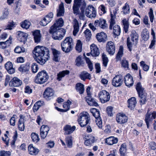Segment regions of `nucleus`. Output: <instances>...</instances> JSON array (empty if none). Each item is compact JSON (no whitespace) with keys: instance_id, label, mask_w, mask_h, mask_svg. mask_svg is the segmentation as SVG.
I'll use <instances>...</instances> for the list:
<instances>
[{"instance_id":"obj_17","label":"nucleus","mask_w":156,"mask_h":156,"mask_svg":"<svg viewBox=\"0 0 156 156\" xmlns=\"http://www.w3.org/2000/svg\"><path fill=\"white\" fill-rule=\"evenodd\" d=\"M17 38L18 40L21 42H24L27 39L28 34L24 32L19 31L17 32Z\"/></svg>"},{"instance_id":"obj_24","label":"nucleus","mask_w":156,"mask_h":156,"mask_svg":"<svg viewBox=\"0 0 156 156\" xmlns=\"http://www.w3.org/2000/svg\"><path fill=\"white\" fill-rule=\"evenodd\" d=\"M73 24L74 28L73 34L74 36H75L79 31V24L78 21L75 18L73 20Z\"/></svg>"},{"instance_id":"obj_47","label":"nucleus","mask_w":156,"mask_h":156,"mask_svg":"<svg viewBox=\"0 0 156 156\" xmlns=\"http://www.w3.org/2000/svg\"><path fill=\"white\" fill-rule=\"evenodd\" d=\"M72 137L71 136H68L66 138V143L67 146L69 148L72 147L73 143Z\"/></svg>"},{"instance_id":"obj_2","label":"nucleus","mask_w":156,"mask_h":156,"mask_svg":"<svg viewBox=\"0 0 156 156\" xmlns=\"http://www.w3.org/2000/svg\"><path fill=\"white\" fill-rule=\"evenodd\" d=\"M61 46L62 50L66 53L69 52L72 49L74 46V43L72 38L70 37H67L65 38Z\"/></svg>"},{"instance_id":"obj_62","label":"nucleus","mask_w":156,"mask_h":156,"mask_svg":"<svg viewBox=\"0 0 156 156\" xmlns=\"http://www.w3.org/2000/svg\"><path fill=\"white\" fill-rule=\"evenodd\" d=\"M148 14L150 21L151 22L153 23L154 19V16L153 14V10L152 8L150 9Z\"/></svg>"},{"instance_id":"obj_64","label":"nucleus","mask_w":156,"mask_h":156,"mask_svg":"<svg viewBox=\"0 0 156 156\" xmlns=\"http://www.w3.org/2000/svg\"><path fill=\"white\" fill-rule=\"evenodd\" d=\"M49 130V128L48 126L46 125H42L40 129V131L42 132H44L48 133V132Z\"/></svg>"},{"instance_id":"obj_8","label":"nucleus","mask_w":156,"mask_h":156,"mask_svg":"<svg viewBox=\"0 0 156 156\" xmlns=\"http://www.w3.org/2000/svg\"><path fill=\"white\" fill-rule=\"evenodd\" d=\"M98 96L101 102L103 103L108 101L110 98L109 93L105 90L101 91L98 94Z\"/></svg>"},{"instance_id":"obj_21","label":"nucleus","mask_w":156,"mask_h":156,"mask_svg":"<svg viewBox=\"0 0 156 156\" xmlns=\"http://www.w3.org/2000/svg\"><path fill=\"white\" fill-rule=\"evenodd\" d=\"M76 129L75 126H72L70 125H67L63 128L65 131L64 134L65 135L70 134L73 133Z\"/></svg>"},{"instance_id":"obj_38","label":"nucleus","mask_w":156,"mask_h":156,"mask_svg":"<svg viewBox=\"0 0 156 156\" xmlns=\"http://www.w3.org/2000/svg\"><path fill=\"white\" fill-rule=\"evenodd\" d=\"M80 77L81 79L83 80L87 79H90L91 78L90 74L85 71H83L81 73L80 75Z\"/></svg>"},{"instance_id":"obj_54","label":"nucleus","mask_w":156,"mask_h":156,"mask_svg":"<svg viewBox=\"0 0 156 156\" xmlns=\"http://www.w3.org/2000/svg\"><path fill=\"white\" fill-rule=\"evenodd\" d=\"M66 31L63 28H59V40L62 39L64 37Z\"/></svg>"},{"instance_id":"obj_42","label":"nucleus","mask_w":156,"mask_h":156,"mask_svg":"<svg viewBox=\"0 0 156 156\" xmlns=\"http://www.w3.org/2000/svg\"><path fill=\"white\" fill-rule=\"evenodd\" d=\"M114 34L117 36L119 35L121 32V29L120 27L117 25L113 27Z\"/></svg>"},{"instance_id":"obj_33","label":"nucleus","mask_w":156,"mask_h":156,"mask_svg":"<svg viewBox=\"0 0 156 156\" xmlns=\"http://www.w3.org/2000/svg\"><path fill=\"white\" fill-rule=\"evenodd\" d=\"M76 89L80 94H83L85 90L84 85L80 83H78L76 84Z\"/></svg>"},{"instance_id":"obj_36","label":"nucleus","mask_w":156,"mask_h":156,"mask_svg":"<svg viewBox=\"0 0 156 156\" xmlns=\"http://www.w3.org/2000/svg\"><path fill=\"white\" fill-rule=\"evenodd\" d=\"M51 51L53 54V60L56 62H58V51L55 48H51Z\"/></svg>"},{"instance_id":"obj_57","label":"nucleus","mask_w":156,"mask_h":156,"mask_svg":"<svg viewBox=\"0 0 156 156\" xmlns=\"http://www.w3.org/2000/svg\"><path fill=\"white\" fill-rule=\"evenodd\" d=\"M119 151L120 154H125L126 151V145L125 144L123 143L121 145Z\"/></svg>"},{"instance_id":"obj_19","label":"nucleus","mask_w":156,"mask_h":156,"mask_svg":"<svg viewBox=\"0 0 156 156\" xmlns=\"http://www.w3.org/2000/svg\"><path fill=\"white\" fill-rule=\"evenodd\" d=\"M125 83L126 85L129 87L132 86L133 84V78L130 74H127L125 77Z\"/></svg>"},{"instance_id":"obj_45","label":"nucleus","mask_w":156,"mask_h":156,"mask_svg":"<svg viewBox=\"0 0 156 156\" xmlns=\"http://www.w3.org/2000/svg\"><path fill=\"white\" fill-rule=\"evenodd\" d=\"M136 89L138 93L139 96H140L141 94L143 93L144 89L142 88L140 83H138L136 84Z\"/></svg>"},{"instance_id":"obj_44","label":"nucleus","mask_w":156,"mask_h":156,"mask_svg":"<svg viewBox=\"0 0 156 156\" xmlns=\"http://www.w3.org/2000/svg\"><path fill=\"white\" fill-rule=\"evenodd\" d=\"M9 14L8 10L7 9H5L3 11L2 15L0 17V20H3L7 19Z\"/></svg>"},{"instance_id":"obj_25","label":"nucleus","mask_w":156,"mask_h":156,"mask_svg":"<svg viewBox=\"0 0 156 156\" xmlns=\"http://www.w3.org/2000/svg\"><path fill=\"white\" fill-rule=\"evenodd\" d=\"M130 37L131 41L133 42V44H136L138 40L139 35L135 30H133L131 31Z\"/></svg>"},{"instance_id":"obj_51","label":"nucleus","mask_w":156,"mask_h":156,"mask_svg":"<svg viewBox=\"0 0 156 156\" xmlns=\"http://www.w3.org/2000/svg\"><path fill=\"white\" fill-rule=\"evenodd\" d=\"M16 25V23L13 21L9 22L5 30H11L15 27Z\"/></svg>"},{"instance_id":"obj_1","label":"nucleus","mask_w":156,"mask_h":156,"mask_svg":"<svg viewBox=\"0 0 156 156\" xmlns=\"http://www.w3.org/2000/svg\"><path fill=\"white\" fill-rule=\"evenodd\" d=\"M34 57L38 63L44 64L49 58V51L48 48L40 46H37L32 51Z\"/></svg>"},{"instance_id":"obj_37","label":"nucleus","mask_w":156,"mask_h":156,"mask_svg":"<svg viewBox=\"0 0 156 156\" xmlns=\"http://www.w3.org/2000/svg\"><path fill=\"white\" fill-rule=\"evenodd\" d=\"M152 120L151 117V114L147 112L145 115V121L148 128H149V124L151 123Z\"/></svg>"},{"instance_id":"obj_39","label":"nucleus","mask_w":156,"mask_h":156,"mask_svg":"<svg viewBox=\"0 0 156 156\" xmlns=\"http://www.w3.org/2000/svg\"><path fill=\"white\" fill-rule=\"evenodd\" d=\"M30 25V22L27 20L23 21L20 23V26L21 27L26 29H28Z\"/></svg>"},{"instance_id":"obj_34","label":"nucleus","mask_w":156,"mask_h":156,"mask_svg":"<svg viewBox=\"0 0 156 156\" xmlns=\"http://www.w3.org/2000/svg\"><path fill=\"white\" fill-rule=\"evenodd\" d=\"M141 37L144 41H147L149 38V32L147 29H143L141 33Z\"/></svg>"},{"instance_id":"obj_48","label":"nucleus","mask_w":156,"mask_h":156,"mask_svg":"<svg viewBox=\"0 0 156 156\" xmlns=\"http://www.w3.org/2000/svg\"><path fill=\"white\" fill-rule=\"evenodd\" d=\"M65 9L64 6V4L61 2L59 5V16H62L64 15Z\"/></svg>"},{"instance_id":"obj_61","label":"nucleus","mask_w":156,"mask_h":156,"mask_svg":"<svg viewBox=\"0 0 156 156\" xmlns=\"http://www.w3.org/2000/svg\"><path fill=\"white\" fill-rule=\"evenodd\" d=\"M139 96L140 98V101L141 103V104L142 105L144 104L146 101V95L143 93L141 94V95Z\"/></svg>"},{"instance_id":"obj_56","label":"nucleus","mask_w":156,"mask_h":156,"mask_svg":"<svg viewBox=\"0 0 156 156\" xmlns=\"http://www.w3.org/2000/svg\"><path fill=\"white\" fill-rule=\"evenodd\" d=\"M127 44L129 50L131 51L133 44H133V42L130 40L129 37H128L127 39Z\"/></svg>"},{"instance_id":"obj_26","label":"nucleus","mask_w":156,"mask_h":156,"mask_svg":"<svg viewBox=\"0 0 156 156\" xmlns=\"http://www.w3.org/2000/svg\"><path fill=\"white\" fill-rule=\"evenodd\" d=\"M107 35L104 32H101L97 34L96 37L99 42H104L106 39Z\"/></svg>"},{"instance_id":"obj_43","label":"nucleus","mask_w":156,"mask_h":156,"mask_svg":"<svg viewBox=\"0 0 156 156\" xmlns=\"http://www.w3.org/2000/svg\"><path fill=\"white\" fill-rule=\"evenodd\" d=\"M122 24L123 26L124 30L126 33L128 31V29L129 26V23L126 19H124L122 20Z\"/></svg>"},{"instance_id":"obj_53","label":"nucleus","mask_w":156,"mask_h":156,"mask_svg":"<svg viewBox=\"0 0 156 156\" xmlns=\"http://www.w3.org/2000/svg\"><path fill=\"white\" fill-rule=\"evenodd\" d=\"M69 71L68 70H63L59 72V81L61 80V78L69 74Z\"/></svg>"},{"instance_id":"obj_52","label":"nucleus","mask_w":156,"mask_h":156,"mask_svg":"<svg viewBox=\"0 0 156 156\" xmlns=\"http://www.w3.org/2000/svg\"><path fill=\"white\" fill-rule=\"evenodd\" d=\"M76 50L79 52L82 51V44L81 41L80 40H78L76 44Z\"/></svg>"},{"instance_id":"obj_18","label":"nucleus","mask_w":156,"mask_h":156,"mask_svg":"<svg viewBox=\"0 0 156 156\" xmlns=\"http://www.w3.org/2000/svg\"><path fill=\"white\" fill-rule=\"evenodd\" d=\"M22 83L21 80L16 77H14L11 80L9 85L11 87H17L20 86Z\"/></svg>"},{"instance_id":"obj_55","label":"nucleus","mask_w":156,"mask_h":156,"mask_svg":"<svg viewBox=\"0 0 156 156\" xmlns=\"http://www.w3.org/2000/svg\"><path fill=\"white\" fill-rule=\"evenodd\" d=\"M85 60L86 63L87 64L89 68L90 71H91L93 69V64L89 58L85 57Z\"/></svg>"},{"instance_id":"obj_60","label":"nucleus","mask_w":156,"mask_h":156,"mask_svg":"<svg viewBox=\"0 0 156 156\" xmlns=\"http://www.w3.org/2000/svg\"><path fill=\"white\" fill-rule=\"evenodd\" d=\"M84 33L86 38L88 40H89L91 36L90 31L89 29H87L84 31Z\"/></svg>"},{"instance_id":"obj_31","label":"nucleus","mask_w":156,"mask_h":156,"mask_svg":"<svg viewBox=\"0 0 156 156\" xmlns=\"http://www.w3.org/2000/svg\"><path fill=\"white\" fill-rule=\"evenodd\" d=\"M71 104V102L69 100L67 101L66 102L64 103L63 107L64 109L59 108V112H66L69 110L70 108V105Z\"/></svg>"},{"instance_id":"obj_23","label":"nucleus","mask_w":156,"mask_h":156,"mask_svg":"<svg viewBox=\"0 0 156 156\" xmlns=\"http://www.w3.org/2000/svg\"><path fill=\"white\" fill-rule=\"evenodd\" d=\"M85 100L90 106H97L98 104L97 102L91 96H87L85 97Z\"/></svg>"},{"instance_id":"obj_20","label":"nucleus","mask_w":156,"mask_h":156,"mask_svg":"<svg viewBox=\"0 0 156 156\" xmlns=\"http://www.w3.org/2000/svg\"><path fill=\"white\" fill-rule=\"evenodd\" d=\"M90 54L93 57L98 56L100 54V51L97 46L94 44H92L90 46Z\"/></svg>"},{"instance_id":"obj_16","label":"nucleus","mask_w":156,"mask_h":156,"mask_svg":"<svg viewBox=\"0 0 156 156\" xmlns=\"http://www.w3.org/2000/svg\"><path fill=\"white\" fill-rule=\"evenodd\" d=\"M94 25L96 27L99 26L102 29H105L107 27V24L105 20L100 19L95 21Z\"/></svg>"},{"instance_id":"obj_5","label":"nucleus","mask_w":156,"mask_h":156,"mask_svg":"<svg viewBox=\"0 0 156 156\" xmlns=\"http://www.w3.org/2000/svg\"><path fill=\"white\" fill-rule=\"evenodd\" d=\"M90 112L95 118V121L98 128L100 129H102V122L100 116L99 111L96 108H92L90 109Z\"/></svg>"},{"instance_id":"obj_6","label":"nucleus","mask_w":156,"mask_h":156,"mask_svg":"<svg viewBox=\"0 0 156 156\" xmlns=\"http://www.w3.org/2000/svg\"><path fill=\"white\" fill-rule=\"evenodd\" d=\"M86 6V3L85 0H74L73 7V13L76 15L78 14L80 7L82 6L81 9H83V7Z\"/></svg>"},{"instance_id":"obj_35","label":"nucleus","mask_w":156,"mask_h":156,"mask_svg":"<svg viewBox=\"0 0 156 156\" xmlns=\"http://www.w3.org/2000/svg\"><path fill=\"white\" fill-rule=\"evenodd\" d=\"M20 118L19 119L18 124V128L21 131H23L25 129L24 124V119L20 116Z\"/></svg>"},{"instance_id":"obj_22","label":"nucleus","mask_w":156,"mask_h":156,"mask_svg":"<svg viewBox=\"0 0 156 156\" xmlns=\"http://www.w3.org/2000/svg\"><path fill=\"white\" fill-rule=\"evenodd\" d=\"M117 12L115 10L113 11V12H110L111 13V19L110 21V25L109 26V29L112 30L113 28V27L115 23V15Z\"/></svg>"},{"instance_id":"obj_11","label":"nucleus","mask_w":156,"mask_h":156,"mask_svg":"<svg viewBox=\"0 0 156 156\" xmlns=\"http://www.w3.org/2000/svg\"><path fill=\"white\" fill-rule=\"evenodd\" d=\"M54 94V91L52 88L50 87L46 88L43 93L44 98L47 100L51 99Z\"/></svg>"},{"instance_id":"obj_28","label":"nucleus","mask_w":156,"mask_h":156,"mask_svg":"<svg viewBox=\"0 0 156 156\" xmlns=\"http://www.w3.org/2000/svg\"><path fill=\"white\" fill-rule=\"evenodd\" d=\"M5 67L9 73L12 74L15 72V69L13 67V65L10 62H8L5 64Z\"/></svg>"},{"instance_id":"obj_49","label":"nucleus","mask_w":156,"mask_h":156,"mask_svg":"<svg viewBox=\"0 0 156 156\" xmlns=\"http://www.w3.org/2000/svg\"><path fill=\"white\" fill-rule=\"evenodd\" d=\"M123 54V47L121 46L119 47V49L116 58L117 60H120Z\"/></svg>"},{"instance_id":"obj_12","label":"nucleus","mask_w":156,"mask_h":156,"mask_svg":"<svg viewBox=\"0 0 156 156\" xmlns=\"http://www.w3.org/2000/svg\"><path fill=\"white\" fill-rule=\"evenodd\" d=\"M85 13L87 16L90 18L95 17L96 16L95 8L92 5H89L87 8Z\"/></svg>"},{"instance_id":"obj_63","label":"nucleus","mask_w":156,"mask_h":156,"mask_svg":"<svg viewBox=\"0 0 156 156\" xmlns=\"http://www.w3.org/2000/svg\"><path fill=\"white\" fill-rule=\"evenodd\" d=\"M11 152L9 151L4 150L0 151V156H10Z\"/></svg>"},{"instance_id":"obj_7","label":"nucleus","mask_w":156,"mask_h":156,"mask_svg":"<svg viewBox=\"0 0 156 156\" xmlns=\"http://www.w3.org/2000/svg\"><path fill=\"white\" fill-rule=\"evenodd\" d=\"M58 20H56V22L50 27L49 32L52 34V38L54 40H58Z\"/></svg>"},{"instance_id":"obj_58","label":"nucleus","mask_w":156,"mask_h":156,"mask_svg":"<svg viewBox=\"0 0 156 156\" xmlns=\"http://www.w3.org/2000/svg\"><path fill=\"white\" fill-rule=\"evenodd\" d=\"M25 51V49L24 48L19 46L16 47L14 50V52L17 53L24 52Z\"/></svg>"},{"instance_id":"obj_41","label":"nucleus","mask_w":156,"mask_h":156,"mask_svg":"<svg viewBox=\"0 0 156 156\" xmlns=\"http://www.w3.org/2000/svg\"><path fill=\"white\" fill-rule=\"evenodd\" d=\"M12 38L11 37H10L9 39L5 42H0V45H4V46H2V48H6L8 46H9L11 43V41Z\"/></svg>"},{"instance_id":"obj_10","label":"nucleus","mask_w":156,"mask_h":156,"mask_svg":"<svg viewBox=\"0 0 156 156\" xmlns=\"http://www.w3.org/2000/svg\"><path fill=\"white\" fill-rule=\"evenodd\" d=\"M53 16V14L52 12H49L41 20L40 24L43 26H46L51 21Z\"/></svg>"},{"instance_id":"obj_32","label":"nucleus","mask_w":156,"mask_h":156,"mask_svg":"<svg viewBox=\"0 0 156 156\" xmlns=\"http://www.w3.org/2000/svg\"><path fill=\"white\" fill-rule=\"evenodd\" d=\"M128 107L131 109H133L136 103L135 98V97L131 98L128 100Z\"/></svg>"},{"instance_id":"obj_15","label":"nucleus","mask_w":156,"mask_h":156,"mask_svg":"<svg viewBox=\"0 0 156 156\" xmlns=\"http://www.w3.org/2000/svg\"><path fill=\"white\" fill-rule=\"evenodd\" d=\"M84 144L87 146H89L91 145L95 142V137L91 135H86L84 137Z\"/></svg>"},{"instance_id":"obj_29","label":"nucleus","mask_w":156,"mask_h":156,"mask_svg":"<svg viewBox=\"0 0 156 156\" xmlns=\"http://www.w3.org/2000/svg\"><path fill=\"white\" fill-rule=\"evenodd\" d=\"M33 35L35 42L37 43L40 42L41 38L40 30H37L34 31L33 33Z\"/></svg>"},{"instance_id":"obj_30","label":"nucleus","mask_w":156,"mask_h":156,"mask_svg":"<svg viewBox=\"0 0 156 156\" xmlns=\"http://www.w3.org/2000/svg\"><path fill=\"white\" fill-rule=\"evenodd\" d=\"M118 140L117 138L114 136H110L107 138L105 140V142L108 144L112 145L117 143Z\"/></svg>"},{"instance_id":"obj_3","label":"nucleus","mask_w":156,"mask_h":156,"mask_svg":"<svg viewBox=\"0 0 156 156\" xmlns=\"http://www.w3.org/2000/svg\"><path fill=\"white\" fill-rule=\"evenodd\" d=\"M49 76L48 73L44 70L39 72L35 76V82L38 84H42L46 82L48 80Z\"/></svg>"},{"instance_id":"obj_13","label":"nucleus","mask_w":156,"mask_h":156,"mask_svg":"<svg viewBox=\"0 0 156 156\" xmlns=\"http://www.w3.org/2000/svg\"><path fill=\"white\" fill-rule=\"evenodd\" d=\"M127 117L123 113H119L117 114L116 121L120 124H124L127 122Z\"/></svg>"},{"instance_id":"obj_40","label":"nucleus","mask_w":156,"mask_h":156,"mask_svg":"<svg viewBox=\"0 0 156 156\" xmlns=\"http://www.w3.org/2000/svg\"><path fill=\"white\" fill-rule=\"evenodd\" d=\"M122 12L124 14H129L130 11V9L129 4L127 2L122 8Z\"/></svg>"},{"instance_id":"obj_59","label":"nucleus","mask_w":156,"mask_h":156,"mask_svg":"<svg viewBox=\"0 0 156 156\" xmlns=\"http://www.w3.org/2000/svg\"><path fill=\"white\" fill-rule=\"evenodd\" d=\"M31 68L33 72L34 73H36L38 70V65L37 63H33L31 65Z\"/></svg>"},{"instance_id":"obj_9","label":"nucleus","mask_w":156,"mask_h":156,"mask_svg":"<svg viewBox=\"0 0 156 156\" xmlns=\"http://www.w3.org/2000/svg\"><path fill=\"white\" fill-rule=\"evenodd\" d=\"M123 81V77L121 75H116L112 80V84L115 87H119L122 85Z\"/></svg>"},{"instance_id":"obj_4","label":"nucleus","mask_w":156,"mask_h":156,"mask_svg":"<svg viewBox=\"0 0 156 156\" xmlns=\"http://www.w3.org/2000/svg\"><path fill=\"white\" fill-rule=\"evenodd\" d=\"M90 121V116L87 112H83L79 114L77 121L81 127H83L86 126L89 122Z\"/></svg>"},{"instance_id":"obj_50","label":"nucleus","mask_w":156,"mask_h":156,"mask_svg":"<svg viewBox=\"0 0 156 156\" xmlns=\"http://www.w3.org/2000/svg\"><path fill=\"white\" fill-rule=\"evenodd\" d=\"M31 138L33 142L37 143L39 141L40 139L37 134L33 133L31 134Z\"/></svg>"},{"instance_id":"obj_14","label":"nucleus","mask_w":156,"mask_h":156,"mask_svg":"<svg viewBox=\"0 0 156 156\" xmlns=\"http://www.w3.org/2000/svg\"><path fill=\"white\" fill-rule=\"evenodd\" d=\"M106 50L108 54L113 55L115 52V47L114 43L112 41L108 42L106 46Z\"/></svg>"},{"instance_id":"obj_46","label":"nucleus","mask_w":156,"mask_h":156,"mask_svg":"<svg viewBox=\"0 0 156 156\" xmlns=\"http://www.w3.org/2000/svg\"><path fill=\"white\" fill-rule=\"evenodd\" d=\"M80 7L81 12L80 13H79L78 15H79V18L80 19L83 20L84 19L85 15L84 14L85 13V9L86 7V6L83 7V9H81L82 8V6H80ZM79 12H80V11ZM75 15H76V14Z\"/></svg>"},{"instance_id":"obj_27","label":"nucleus","mask_w":156,"mask_h":156,"mask_svg":"<svg viewBox=\"0 0 156 156\" xmlns=\"http://www.w3.org/2000/svg\"><path fill=\"white\" fill-rule=\"evenodd\" d=\"M28 149L29 153L33 155H36L39 151V150L37 148L34 147L32 144H30L28 146Z\"/></svg>"}]
</instances>
